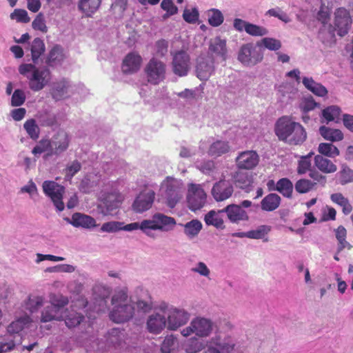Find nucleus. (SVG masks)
<instances>
[{
	"mask_svg": "<svg viewBox=\"0 0 353 353\" xmlns=\"http://www.w3.org/2000/svg\"><path fill=\"white\" fill-rule=\"evenodd\" d=\"M101 0H79V10L86 17H91L99 9Z\"/></svg>",
	"mask_w": 353,
	"mask_h": 353,
	"instance_id": "26",
	"label": "nucleus"
},
{
	"mask_svg": "<svg viewBox=\"0 0 353 353\" xmlns=\"http://www.w3.org/2000/svg\"><path fill=\"white\" fill-rule=\"evenodd\" d=\"M302 82L307 90L319 97H324L327 94V89L321 84L315 82L312 78L304 77Z\"/></svg>",
	"mask_w": 353,
	"mask_h": 353,
	"instance_id": "32",
	"label": "nucleus"
},
{
	"mask_svg": "<svg viewBox=\"0 0 353 353\" xmlns=\"http://www.w3.org/2000/svg\"><path fill=\"white\" fill-rule=\"evenodd\" d=\"M43 298L42 296H29L26 305V308L31 312L38 310V309L43 305Z\"/></svg>",
	"mask_w": 353,
	"mask_h": 353,
	"instance_id": "51",
	"label": "nucleus"
},
{
	"mask_svg": "<svg viewBox=\"0 0 353 353\" xmlns=\"http://www.w3.org/2000/svg\"><path fill=\"white\" fill-rule=\"evenodd\" d=\"M10 19H15L17 22L25 23L30 21L27 11L23 9H15L14 12L10 14Z\"/></svg>",
	"mask_w": 353,
	"mask_h": 353,
	"instance_id": "55",
	"label": "nucleus"
},
{
	"mask_svg": "<svg viewBox=\"0 0 353 353\" xmlns=\"http://www.w3.org/2000/svg\"><path fill=\"white\" fill-rule=\"evenodd\" d=\"M68 299L62 295L54 294L50 296V305L58 307L59 311L63 312V307L68 304Z\"/></svg>",
	"mask_w": 353,
	"mask_h": 353,
	"instance_id": "54",
	"label": "nucleus"
},
{
	"mask_svg": "<svg viewBox=\"0 0 353 353\" xmlns=\"http://www.w3.org/2000/svg\"><path fill=\"white\" fill-rule=\"evenodd\" d=\"M276 190L284 197L292 198L293 192L292 182L288 178H282L277 181Z\"/></svg>",
	"mask_w": 353,
	"mask_h": 353,
	"instance_id": "36",
	"label": "nucleus"
},
{
	"mask_svg": "<svg viewBox=\"0 0 353 353\" xmlns=\"http://www.w3.org/2000/svg\"><path fill=\"white\" fill-rule=\"evenodd\" d=\"M165 316L159 314L151 315L147 322L149 332L153 334L160 333L165 328Z\"/></svg>",
	"mask_w": 353,
	"mask_h": 353,
	"instance_id": "23",
	"label": "nucleus"
},
{
	"mask_svg": "<svg viewBox=\"0 0 353 353\" xmlns=\"http://www.w3.org/2000/svg\"><path fill=\"white\" fill-rule=\"evenodd\" d=\"M192 325L194 328V333L199 336H207L212 331V323L206 319H196L192 321Z\"/></svg>",
	"mask_w": 353,
	"mask_h": 353,
	"instance_id": "24",
	"label": "nucleus"
},
{
	"mask_svg": "<svg viewBox=\"0 0 353 353\" xmlns=\"http://www.w3.org/2000/svg\"><path fill=\"white\" fill-rule=\"evenodd\" d=\"M312 152H310L307 155L300 157L297 163L296 172L299 174L302 175L310 172L312 170L311 157Z\"/></svg>",
	"mask_w": 353,
	"mask_h": 353,
	"instance_id": "40",
	"label": "nucleus"
},
{
	"mask_svg": "<svg viewBox=\"0 0 353 353\" xmlns=\"http://www.w3.org/2000/svg\"><path fill=\"white\" fill-rule=\"evenodd\" d=\"M209 51L214 54L216 56H219L225 60V54L227 53L226 42L222 40L220 37H216L210 42Z\"/></svg>",
	"mask_w": 353,
	"mask_h": 353,
	"instance_id": "30",
	"label": "nucleus"
},
{
	"mask_svg": "<svg viewBox=\"0 0 353 353\" xmlns=\"http://www.w3.org/2000/svg\"><path fill=\"white\" fill-rule=\"evenodd\" d=\"M143 72L147 82L157 85L166 78V64L157 58L152 57L146 63Z\"/></svg>",
	"mask_w": 353,
	"mask_h": 353,
	"instance_id": "4",
	"label": "nucleus"
},
{
	"mask_svg": "<svg viewBox=\"0 0 353 353\" xmlns=\"http://www.w3.org/2000/svg\"><path fill=\"white\" fill-rule=\"evenodd\" d=\"M20 74L28 80L31 90L39 92L43 89L51 80V72L48 68L39 69L32 63H22L19 66Z\"/></svg>",
	"mask_w": 353,
	"mask_h": 353,
	"instance_id": "2",
	"label": "nucleus"
},
{
	"mask_svg": "<svg viewBox=\"0 0 353 353\" xmlns=\"http://www.w3.org/2000/svg\"><path fill=\"white\" fill-rule=\"evenodd\" d=\"M154 219L159 228L158 230L162 231H168L172 230L176 225V221L173 217L168 216L161 213H156L154 214Z\"/></svg>",
	"mask_w": 353,
	"mask_h": 353,
	"instance_id": "29",
	"label": "nucleus"
},
{
	"mask_svg": "<svg viewBox=\"0 0 353 353\" xmlns=\"http://www.w3.org/2000/svg\"><path fill=\"white\" fill-rule=\"evenodd\" d=\"M156 55L160 57H165L168 51V42L165 39H160L156 42Z\"/></svg>",
	"mask_w": 353,
	"mask_h": 353,
	"instance_id": "64",
	"label": "nucleus"
},
{
	"mask_svg": "<svg viewBox=\"0 0 353 353\" xmlns=\"http://www.w3.org/2000/svg\"><path fill=\"white\" fill-rule=\"evenodd\" d=\"M81 168V164L77 160L73 161L70 164L68 165L65 169V177L66 179L70 180Z\"/></svg>",
	"mask_w": 353,
	"mask_h": 353,
	"instance_id": "53",
	"label": "nucleus"
},
{
	"mask_svg": "<svg viewBox=\"0 0 353 353\" xmlns=\"http://www.w3.org/2000/svg\"><path fill=\"white\" fill-rule=\"evenodd\" d=\"M219 211L216 212L214 210L210 211L205 216V222L208 225H213L216 228H224V223L223 219L221 217Z\"/></svg>",
	"mask_w": 353,
	"mask_h": 353,
	"instance_id": "42",
	"label": "nucleus"
},
{
	"mask_svg": "<svg viewBox=\"0 0 353 353\" xmlns=\"http://www.w3.org/2000/svg\"><path fill=\"white\" fill-rule=\"evenodd\" d=\"M232 179L235 185L241 189L249 188L253 183L252 174L245 172H236L232 176Z\"/></svg>",
	"mask_w": 353,
	"mask_h": 353,
	"instance_id": "27",
	"label": "nucleus"
},
{
	"mask_svg": "<svg viewBox=\"0 0 353 353\" xmlns=\"http://www.w3.org/2000/svg\"><path fill=\"white\" fill-rule=\"evenodd\" d=\"M338 174L341 184L345 185L353 182V170H350L347 165H343Z\"/></svg>",
	"mask_w": 353,
	"mask_h": 353,
	"instance_id": "50",
	"label": "nucleus"
},
{
	"mask_svg": "<svg viewBox=\"0 0 353 353\" xmlns=\"http://www.w3.org/2000/svg\"><path fill=\"white\" fill-rule=\"evenodd\" d=\"M163 185L165 187L167 205L170 208H173L181 196L180 183L175 179L168 176L163 183Z\"/></svg>",
	"mask_w": 353,
	"mask_h": 353,
	"instance_id": "12",
	"label": "nucleus"
},
{
	"mask_svg": "<svg viewBox=\"0 0 353 353\" xmlns=\"http://www.w3.org/2000/svg\"><path fill=\"white\" fill-rule=\"evenodd\" d=\"M314 162L316 168L322 173L332 174L337 170V166L331 160L322 155H316Z\"/></svg>",
	"mask_w": 353,
	"mask_h": 353,
	"instance_id": "22",
	"label": "nucleus"
},
{
	"mask_svg": "<svg viewBox=\"0 0 353 353\" xmlns=\"http://www.w3.org/2000/svg\"><path fill=\"white\" fill-rule=\"evenodd\" d=\"M50 140L51 152L45 154V158L52 155L58 156L65 152L70 145V138L69 134L63 130H59Z\"/></svg>",
	"mask_w": 353,
	"mask_h": 353,
	"instance_id": "8",
	"label": "nucleus"
},
{
	"mask_svg": "<svg viewBox=\"0 0 353 353\" xmlns=\"http://www.w3.org/2000/svg\"><path fill=\"white\" fill-rule=\"evenodd\" d=\"M334 28L340 37L345 35L351 26L352 18L350 12L344 8H339L334 12Z\"/></svg>",
	"mask_w": 353,
	"mask_h": 353,
	"instance_id": "11",
	"label": "nucleus"
},
{
	"mask_svg": "<svg viewBox=\"0 0 353 353\" xmlns=\"http://www.w3.org/2000/svg\"><path fill=\"white\" fill-rule=\"evenodd\" d=\"M44 194L50 197L59 211L64 210L63 195L65 188L53 181H45L42 185Z\"/></svg>",
	"mask_w": 353,
	"mask_h": 353,
	"instance_id": "5",
	"label": "nucleus"
},
{
	"mask_svg": "<svg viewBox=\"0 0 353 353\" xmlns=\"http://www.w3.org/2000/svg\"><path fill=\"white\" fill-rule=\"evenodd\" d=\"M26 101V94L23 90L17 89L12 94L11 98L12 106H20L24 103Z\"/></svg>",
	"mask_w": 353,
	"mask_h": 353,
	"instance_id": "58",
	"label": "nucleus"
},
{
	"mask_svg": "<svg viewBox=\"0 0 353 353\" xmlns=\"http://www.w3.org/2000/svg\"><path fill=\"white\" fill-rule=\"evenodd\" d=\"M261 43L270 50H278L281 47V43L279 40L270 37L263 38L261 40Z\"/></svg>",
	"mask_w": 353,
	"mask_h": 353,
	"instance_id": "62",
	"label": "nucleus"
},
{
	"mask_svg": "<svg viewBox=\"0 0 353 353\" xmlns=\"http://www.w3.org/2000/svg\"><path fill=\"white\" fill-rule=\"evenodd\" d=\"M23 128L28 137L34 141L39 139L40 134V128L37 124L35 119H30L23 123Z\"/></svg>",
	"mask_w": 353,
	"mask_h": 353,
	"instance_id": "39",
	"label": "nucleus"
},
{
	"mask_svg": "<svg viewBox=\"0 0 353 353\" xmlns=\"http://www.w3.org/2000/svg\"><path fill=\"white\" fill-rule=\"evenodd\" d=\"M219 212H225L228 219L233 223H239L240 221H247L249 220V216L247 212L241 208V205L236 204L228 205Z\"/></svg>",
	"mask_w": 353,
	"mask_h": 353,
	"instance_id": "17",
	"label": "nucleus"
},
{
	"mask_svg": "<svg viewBox=\"0 0 353 353\" xmlns=\"http://www.w3.org/2000/svg\"><path fill=\"white\" fill-rule=\"evenodd\" d=\"M68 85L65 81H61L54 84L51 90V95L55 101H59L65 97Z\"/></svg>",
	"mask_w": 353,
	"mask_h": 353,
	"instance_id": "46",
	"label": "nucleus"
},
{
	"mask_svg": "<svg viewBox=\"0 0 353 353\" xmlns=\"http://www.w3.org/2000/svg\"><path fill=\"white\" fill-rule=\"evenodd\" d=\"M331 200L342 208V211L345 215L349 214L352 211V206L349 200L341 193H334L330 196Z\"/></svg>",
	"mask_w": 353,
	"mask_h": 353,
	"instance_id": "38",
	"label": "nucleus"
},
{
	"mask_svg": "<svg viewBox=\"0 0 353 353\" xmlns=\"http://www.w3.org/2000/svg\"><path fill=\"white\" fill-rule=\"evenodd\" d=\"M172 68L174 74L179 77L188 75L190 70V57L183 50H178L172 53Z\"/></svg>",
	"mask_w": 353,
	"mask_h": 353,
	"instance_id": "6",
	"label": "nucleus"
},
{
	"mask_svg": "<svg viewBox=\"0 0 353 353\" xmlns=\"http://www.w3.org/2000/svg\"><path fill=\"white\" fill-rule=\"evenodd\" d=\"M341 110L336 105H331L322 111V117L327 123L335 121L339 119Z\"/></svg>",
	"mask_w": 353,
	"mask_h": 353,
	"instance_id": "44",
	"label": "nucleus"
},
{
	"mask_svg": "<svg viewBox=\"0 0 353 353\" xmlns=\"http://www.w3.org/2000/svg\"><path fill=\"white\" fill-rule=\"evenodd\" d=\"M70 223L76 228L81 227L86 229L92 228L97 225L93 217L79 212L72 214Z\"/></svg>",
	"mask_w": 353,
	"mask_h": 353,
	"instance_id": "20",
	"label": "nucleus"
},
{
	"mask_svg": "<svg viewBox=\"0 0 353 353\" xmlns=\"http://www.w3.org/2000/svg\"><path fill=\"white\" fill-rule=\"evenodd\" d=\"M123 222L120 221H109L104 223L101 227V231L103 232H116L121 230Z\"/></svg>",
	"mask_w": 353,
	"mask_h": 353,
	"instance_id": "56",
	"label": "nucleus"
},
{
	"mask_svg": "<svg viewBox=\"0 0 353 353\" xmlns=\"http://www.w3.org/2000/svg\"><path fill=\"white\" fill-rule=\"evenodd\" d=\"M189 319V314L184 310L174 309L170 312L168 317V327L175 330L181 325H185Z\"/></svg>",
	"mask_w": 353,
	"mask_h": 353,
	"instance_id": "18",
	"label": "nucleus"
},
{
	"mask_svg": "<svg viewBox=\"0 0 353 353\" xmlns=\"http://www.w3.org/2000/svg\"><path fill=\"white\" fill-rule=\"evenodd\" d=\"M274 133L279 141L290 145H301L307 139V132L303 125L287 116L276 121Z\"/></svg>",
	"mask_w": 353,
	"mask_h": 353,
	"instance_id": "1",
	"label": "nucleus"
},
{
	"mask_svg": "<svg viewBox=\"0 0 353 353\" xmlns=\"http://www.w3.org/2000/svg\"><path fill=\"white\" fill-rule=\"evenodd\" d=\"M199 11L196 8L185 9L183 13V19L189 23H195L199 19Z\"/></svg>",
	"mask_w": 353,
	"mask_h": 353,
	"instance_id": "57",
	"label": "nucleus"
},
{
	"mask_svg": "<svg viewBox=\"0 0 353 353\" xmlns=\"http://www.w3.org/2000/svg\"><path fill=\"white\" fill-rule=\"evenodd\" d=\"M63 59V49L61 46H54L49 52L46 59V63L49 66H54L62 61Z\"/></svg>",
	"mask_w": 353,
	"mask_h": 353,
	"instance_id": "37",
	"label": "nucleus"
},
{
	"mask_svg": "<svg viewBox=\"0 0 353 353\" xmlns=\"http://www.w3.org/2000/svg\"><path fill=\"white\" fill-rule=\"evenodd\" d=\"M176 339L172 336H168L162 343L161 350L163 353H170L174 349Z\"/></svg>",
	"mask_w": 353,
	"mask_h": 353,
	"instance_id": "61",
	"label": "nucleus"
},
{
	"mask_svg": "<svg viewBox=\"0 0 353 353\" xmlns=\"http://www.w3.org/2000/svg\"><path fill=\"white\" fill-rule=\"evenodd\" d=\"M238 59L246 65H254L263 59V54L256 50L253 43H248L241 46Z\"/></svg>",
	"mask_w": 353,
	"mask_h": 353,
	"instance_id": "9",
	"label": "nucleus"
},
{
	"mask_svg": "<svg viewBox=\"0 0 353 353\" xmlns=\"http://www.w3.org/2000/svg\"><path fill=\"white\" fill-rule=\"evenodd\" d=\"M46 50L43 41L37 37L35 38L31 44L30 50L32 60L34 63H37L39 57L44 53Z\"/></svg>",
	"mask_w": 353,
	"mask_h": 353,
	"instance_id": "35",
	"label": "nucleus"
},
{
	"mask_svg": "<svg viewBox=\"0 0 353 353\" xmlns=\"http://www.w3.org/2000/svg\"><path fill=\"white\" fill-rule=\"evenodd\" d=\"M29 322L28 317L20 318L12 322L8 327V332L10 334L19 333L21 331L24 325Z\"/></svg>",
	"mask_w": 353,
	"mask_h": 353,
	"instance_id": "49",
	"label": "nucleus"
},
{
	"mask_svg": "<svg viewBox=\"0 0 353 353\" xmlns=\"http://www.w3.org/2000/svg\"><path fill=\"white\" fill-rule=\"evenodd\" d=\"M63 318L65 325L72 329L79 325L85 319V316L80 312L75 311L72 306L67 308L63 312Z\"/></svg>",
	"mask_w": 353,
	"mask_h": 353,
	"instance_id": "19",
	"label": "nucleus"
},
{
	"mask_svg": "<svg viewBox=\"0 0 353 353\" xmlns=\"http://www.w3.org/2000/svg\"><path fill=\"white\" fill-rule=\"evenodd\" d=\"M245 32L252 37H263L268 34V30L263 26L249 22L246 26Z\"/></svg>",
	"mask_w": 353,
	"mask_h": 353,
	"instance_id": "48",
	"label": "nucleus"
},
{
	"mask_svg": "<svg viewBox=\"0 0 353 353\" xmlns=\"http://www.w3.org/2000/svg\"><path fill=\"white\" fill-rule=\"evenodd\" d=\"M155 199V192L152 190H144L136 197L132 209L134 212L142 213L150 209Z\"/></svg>",
	"mask_w": 353,
	"mask_h": 353,
	"instance_id": "13",
	"label": "nucleus"
},
{
	"mask_svg": "<svg viewBox=\"0 0 353 353\" xmlns=\"http://www.w3.org/2000/svg\"><path fill=\"white\" fill-rule=\"evenodd\" d=\"M223 21V16L221 11L212 9L208 14V22L214 27L220 26Z\"/></svg>",
	"mask_w": 353,
	"mask_h": 353,
	"instance_id": "52",
	"label": "nucleus"
},
{
	"mask_svg": "<svg viewBox=\"0 0 353 353\" xmlns=\"http://www.w3.org/2000/svg\"><path fill=\"white\" fill-rule=\"evenodd\" d=\"M207 195L199 184H190L188 187L187 201L189 208L196 211L202 208L206 203Z\"/></svg>",
	"mask_w": 353,
	"mask_h": 353,
	"instance_id": "7",
	"label": "nucleus"
},
{
	"mask_svg": "<svg viewBox=\"0 0 353 353\" xmlns=\"http://www.w3.org/2000/svg\"><path fill=\"white\" fill-rule=\"evenodd\" d=\"M234 193L232 183L226 179H220L216 182L211 190L212 197L216 201H224L230 199Z\"/></svg>",
	"mask_w": 353,
	"mask_h": 353,
	"instance_id": "10",
	"label": "nucleus"
},
{
	"mask_svg": "<svg viewBox=\"0 0 353 353\" xmlns=\"http://www.w3.org/2000/svg\"><path fill=\"white\" fill-rule=\"evenodd\" d=\"M51 143L49 139L43 138L33 148L32 153L34 157H38L43 152H51Z\"/></svg>",
	"mask_w": 353,
	"mask_h": 353,
	"instance_id": "45",
	"label": "nucleus"
},
{
	"mask_svg": "<svg viewBox=\"0 0 353 353\" xmlns=\"http://www.w3.org/2000/svg\"><path fill=\"white\" fill-rule=\"evenodd\" d=\"M270 231V227L268 225H260L256 230H250L247 232H241L236 234V236L247 237L249 239H263Z\"/></svg>",
	"mask_w": 353,
	"mask_h": 353,
	"instance_id": "34",
	"label": "nucleus"
},
{
	"mask_svg": "<svg viewBox=\"0 0 353 353\" xmlns=\"http://www.w3.org/2000/svg\"><path fill=\"white\" fill-rule=\"evenodd\" d=\"M259 162V157L254 150L241 152L236 158V165L241 170H252Z\"/></svg>",
	"mask_w": 353,
	"mask_h": 353,
	"instance_id": "14",
	"label": "nucleus"
},
{
	"mask_svg": "<svg viewBox=\"0 0 353 353\" xmlns=\"http://www.w3.org/2000/svg\"><path fill=\"white\" fill-rule=\"evenodd\" d=\"M57 308L51 305L46 306L41 312V321L47 323L54 320H63V312L59 311Z\"/></svg>",
	"mask_w": 353,
	"mask_h": 353,
	"instance_id": "28",
	"label": "nucleus"
},
{
	"mask_svg": "<svg viewBox=\"0 0 353 353\" xmlns=\"http://www.w3.org/2000/svg\"><path fill=\"white\" fill-rule=\"evenodd\" d=\"M318 169L312 168L309 172V176L313 180L312 183H316L321 186H325L327 183V178L323 175Z\"/></svg>",
	"mask_w": 353,
	"mask_h": 353,
	"instance_id": "60",
	"label": "nucleus"
},
{
	"mask_svg": "<svg viewBox=\"0 0 353 353\" xmlns=\"http://www.w3.org/2000/svg\"><path fill=\"white\" fill-rule=\"evenodd\" d=\"M128 294L124 290L116 292L112 298L114 306L110 313V319L117 323H125L130 320L134 314V307L128 303Z\"/></svg>",
	"mask_w": 353,
	"mask_h": 353,
	"instance_id": "3",
	"label": "nucleus"
},
{
	"mask_svg": "<svg viewBox=\"0 0 353 353\" xmlns=\"http://www.w3.org/2000/svg\"><path fill=\"white\" fill-rule=\"evenodd\" d=\"M210 344L219 347L220 353H230L235 347V343L230 336L222 338L221 336H216L211 339Z\"/></svg>",
	"mask_w": 353,
	"mask_h": 353,
	"instance_id": "21",
	"label": "nucleus"
},
{
	"mask_svg": "<svg viewBox=\"0 0 353 353\" xmlns=\"http://www.w3.org/2000/svg\"><path fill=\"white\" fill-rule=\"evenodd\" d=\"M230 149L228 142L216 141L210 145L208 153L211 157H218L228 152Z\"/></svg>",
	"mask_w": 353,
	"mask_h": 353,
	"instance_id": "31",
	"label": "nucleus"
},
{
	"mask_svg": "<svg viewBox=\"0 0 353 353\" xmlns=\"http://www.w3.org/2000/svg\"><path fill=\"white\" fill-rule=\"evenodd\" d=\"M265 15L276 17L285 23H288L290 21V19L288 15L285 12H283L280 8L268 10L266 12Z\"/></svg>",
	"mask_w": 353,
	"mask_h": 353,
	"instance_id": "59",
	"label": "nucleus"
},
{
	"mask_svg": "<svg viewBox=\"0 0 353 353\" xmlns=\"http://www.w3.org/2000/svg\"><path fill=\"white\" fill-rule=\"evenodd\" d=\"M214 72V61L207 57H199L196 66V77L201 81H207Z\"/></svg>",
	"mask_w": 353,
	"mask_h": 353,
	"instance_id": "16",
	"label": "nucleus"
},
{
	"mask_svg": "<svg viewBox=\"0 0 353 353\" xmlns=\"http://www.w3.org/2000/svg\"><path fill=\"white\" fill-rule=\"evenodd\" d=\"M319 132L325 139L332 142L339 141L343 139V134L339 129H332L323 125L319 128Z\"/></svg>",
	"mask_w": 353,
	"mask_h": 353,
	"instance_id": "33",
	"label": "nucleus"
},
{
	"mask_svg": "<svg viewBox=\"0 0 353 353\" xmlns=\"http://www.w3.org/2000/svg\"><path fill=\"white\" fill-rule=\"evenodd\" d=\"M318 152L320 155L330 158H335L340 154L339 150L330 143H321L318 147Z\"/></svg>",
	"mask_w": 353,
	"mask_h": 353,
	"instance_id": "41",
	"label": "nucleus"
},
{
	"mask_svg": "<svg viewBox=\"0 0 353 353\" xmlns=\"http://www.w3.org/2000/svg\"><path fill=\"white\" fill-rule=\"evenodd\" d=\"M32 25L34 30H40L42 32H46L48 31V28L46 25L44 17L42 13H39L37 15L32 21Z\"/></svg>",
	"mask_w": 353,
	"mask_h": 353,
	"instance_id": "63",
	"label": "nucleus"
},
{
	"mask_svg": "<svg viewBox=\"0 0 353 353\" xmlns=\"http://www.w3.org/2000/svg\"><path fill=\"white\" fill-rule=\"evenodd\" d=\"M281 201L279 195L276 193H270L261 200V208L263 211L272 212L279 207Z\"/></svg>",
	"mask_w": 353,
	"mask_h": 353,
	"instance_id": "25",
	"label": "nucleus"
},
{
	"mask_svg": "<svg viewBox=\"0 0 353 353\" xmlns=\"http://www.w3.org/2000/svg\"><path fill=\"white\" fill-rule=\"evenodd\" d=\"M143 59L137 52H129L123 59L121 70L123 74H131L137 72L141 66Z\"/></svg>",
	"mask_w": 353,
	"mask_h": 353,
	"instance_id": "15",
	"label": "nucleus"
},
{
	"mask_svg": "<svg viewBox=\"0 0 353 353\" xmlns=\"http://www.w3.org/2000/svg\"><path fill=\"white\" fill-rule=\"evenodd\" d=\"M202 229V223L197 219H193L184 225V232L189 238L198 235Z\"/></svg>",
	"mask_w": 353,
	"mask_h": 353,
	"instance_id": "43",
	"label": "nucleus"
},
{
	"mask_svg": "<svg viewBox=\"0 0 353 353\" xmlns=\"http://www.w3.org/2000/svg\"><path fill=\"white\" fill-rule=\"evenodd\" d=\"M316 183L307 179H301L295 183V190L300 194L307 193L315 188Z\"/></svg>",
	"mask_w": 353,
	"mask_h": 353,
	"instance_id": "47",
	"label": "nucleus"
}]
</instances>
